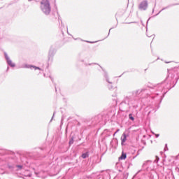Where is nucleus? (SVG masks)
<instances>
[{
	"label": "nucleus",
	"mask_w": 179,
	"mask_h": 179,
	"mask_svg": "<svg viewBox=\"0 0 179 179\" xmlns=\"http://www.w3.org/2000/svg\"><path fill=\"white\" fill-rule=\"evenodd\" d=\"M148 89L142 88L141 90H136L129 93L124 99V103L128 104V106H132L134 108L138 107V101L139 100V96L142 93H145Z\"/></svg>",
	"instance_id": "f257e3e1"
},
{
	"label": "nucleus",
	"mask_w": 179,
	"mask_h": 179,
	"mask_svg": "<svg viewBox=\"0 0 179 179\" xmlns=\"http://www.w3.org/2000/svg\"><path fill=\"white\" fill-rule=\"evenodd\" d=\"M41 9L46 16H48L51 13V5L50 4V1L42 0L41 2Z\"/></svg>",
	"instance_id": "f03ea898"
},
{
	"label": "nucleus",
	"mask_w": 179,
	"mask_h": 179,
	"mask_svg": "<svg viewBox=\"0 0 179 179\" xmlns=\"http://www.w3.org/2000/svg\"><path fill=\"white\" fill-rule=\"evenodd\" d=\"M142 168L144 171H152V170H155V166H153V163H152L151 160L145 161L143 164Z\"/></svg>",
	"instance_id": "7ed1b4c3"
},
{
	"label": "nucleus",
	"mask_w": 179,
	"mask_h": 179,
	"mask_svg": "<svg viewBox=\"0 0 179 179\" xmlns=\"http://www.w3.org/2000/svg\"><path fill=\"white\" fill-rule=\"evenodd\" d=\"M4 57H5V59L7 62V64L10 66V68H15L16 66V64L13 62H12V60L10 59V58L9 57V56L8 55V53H6V52H4Z\"/></svg>",
	"instance_id": "20e7f679"
},
{
	"label": "nucleus",
	"mask_w": 179,
	"mask_h": 179,
	"mask_svg": "<svg viewBox=\"0 0 179 179\" xmlns=\"http://www.w3.org/2000/svg\"><path fill=\"white\" fill-rule=\"evenodd\" d=\"M148 1L144 0L141 1L139 4L138 8L140 9V10H146V9H148Z\"/></svg>",
	"instance_id": "39448f33"
},
{
	"label": "nucleus",
	"mask_w": 179,
	"mask_h": 179,
	"mask_svg": "<svg viewBox=\"0 0 179 179\" xmlns=\"http://www.w3.org/2000/svg\"><path fill=\"white\" fill-rule=\"evenodd\" d=\"M22 68H27L28 69H35L37 70L38 69L39 71H41V69L40 67H37L36 66H34V65H30V64H25L24 66H23Z\"/></svg>",
	"instance_id": "423d86ee"
},
{
	"label": "nucleus",
	"mask_w": 179,
	"mask_h": 179,
	"mask_svg": "<svg viewBox=\"0 0 179 179\" xmlns=\"http://www.w3.org/2000/svg\"><path fill=\"white\" fill-rule=\"evenodd\" d=\"M177 5H179V3H172V4H169L167 6L163 8L157 14H156L154 16H157V15H159L160 13L163 12V10H166V9H169V8H171V6H177Z\"/></svg>",
	"instance_id": "0eeeda50"
},
{
	"label": "nucleus",
	"mask_w": 179,
	"mask_h": 179,
	"mask_svg": "<svg viewBox=\"0 0 179 179\" xmlns=\"http://www.w3.org/2000/svg\"><path fill=\"white\" fill-rule=\"evenodd\" d=\"M102 71H103V76L106 80V82H108V83H109V85H112L113 83L111 81H110V79L108 78V74L107 73V71H104V69H102Z\"/></svg>",
	"instance_id": "6e6552de"
},
{
	"label": "nucleus",
	"mask_w": 179,
	"mask_h": 179,
	"mask_svg": "<svg viewBox=\"0 0 179 179\" xmlns=\"http://www.w3.org/2000/svg\"><path fill=\"white\" fill-rule=\"evenodd\" d=\"M55 52H54V49L50 48L49 50V54H48V59L49 61L52 60V57H54V55Z\"/></svg>",
	"instance_id": "1a4fd4ad"
},
{
	"label": "nucleus",
	"mask_w": 179,
	"mask_h": 179,
	"mask_svg": "<svg viewBox=\"0 0 179 179\" xmlns=\"http://www.w3.org/2000/svg\"><path fill=\"white\" fill-rule=\"evenodd\" d=\"M127 142V134L124 133L121 136V145L124 146V143Z\"/></svg>",
	"instance_id": "9d476101"
},
{
	"label": "nucleus",
	"mask_w": 179,
	"mask_h": 179,
	"mask_svg": "<svg viewBox=\"0 0 179 179\" xmlns=\"http://www.w3.org/2000/svg\"><path fill=\"white\" fill-rule=\"evenodd\" d=\"M94 120L96 123L101 122V121H103V116L98 115L94 117Z\"/></svg>",
	"instance_id": "9b49d317"
},
{
	"label": "nucleus",
	"mask_w": 179,
	"mask_h": 179,
	"mask_svg": "<svg viewBox=\"0 0 179 179\" xmlns=\"http://www.w3.org/2000/svg\"><path fill=\"white\" fill-rule=\"evenodd\" d=\"M103 135H106V138L111 136V131H110L108 129H105L103 132Z\"/></svg>",
	"instance_id": "f8f14e48"
},
{
	"label": "nucleus",
	"mask_w": 179,
	"mask_h": 179,
	"mask_svg": "<svg viewBox=\"0 0 179 179\" xmlns=\"http://www.w3.org/2000/svg\"><path fill=\"white\" fill-rule=\"evenodd\" d=\"M127 159V153L122 152L121 156L119 157V160H125Z\"/></svg>",
	"instance_id": "ddd939ff"
},
{
	"label": "nucleus",
	"mask_w": 179,
	"mask_h": 179,
	"mask_svg": "<svg viewBox=\"0 0 179 179\" xmlns=\"http://www.w3.org/2000/svg\"><path fill=\"white\" fill-rule=\"evenodd\" d=\"M57 15L59 19V23H60L61 26H64V22H62V20H61V17L59 16V13L57 11Z\"/></svg>",
	"instance_id": "4468645a"
},
{
	"label": "nucleus",
	"mask_w": 179,
	"mask_h": 179,
	"mask_svg": "<svg viewBox=\"0 0 179 179\" xmlns=\"http://www.w3.org/2000/svg\"><path fill=\"white\" fill-rule=\"evenodd\" d=\"M81 157L83 159H87V157H89V152H86L85 153H83L81 155Z\"/></svg>",
	"instance_id": "2eb2a0df"
},
{
	"label": "nucleus",
	"mask_w": 179,
	"mask_h": 179,
	"mask_svg": "<svg viewBox=\"0 0 179 179\" xmlns=\"http://www.w3.org/2000/svg\"><path fill=\"white\" fill-rule=\"evenodd\" d=\"M129 119L131 121H135V117H134V115H132V113L129 114Z\"/></svg>",
	"instance_id": "dca6fc26"
},
{
	"label": "nucleus",
	"mask_w": 179,
	"mask_h": 179,
	"mask_svg": "<svg viewBox=\"0 0 179 179\" xmlns=\"http://www.w3.org/2000/svg\"><path fill=\"white\" fill-rule=\"evenodd\" d=\"M69 145H73V137H71L69 142Z\"/></svg>",
	"instance_id": "f3484780"
},
{
	"label": "nucleus",
	"mask_w": 179,
	"mask_h": 179,
	"mask_svg": "<svg viewBox=\"0 0 179 179\" xmlns=\"http://www.w3.org/2000/svg\"><path fill=\"white\" fill-rule=\"evenodd\" d=\"M15 167H17L18 170H22L23 169V166L22 165H15Z\"/></svg>",
	"instance_id": "a211bd4d"
},
{
	"label": "nucleus",
	"mask_w": 179,
	"mask_h": 179,
	"mask_svg": "<svg viewBox=\"0 0 179 179\" xmlns=\"http://www.w3.org/2000/svg\"><path fill=\"white\" fill-rule=\"evenodd\" d=\"M8 167L9 170H13V169H15V166L13 165H8Z\"/></svg>",
	"instance_id": "6ab92c4d"
},
{
	"label": "nucleus",
	"mask_w": 179,
	"mask_h": 179,
	"mask_svg": "<svg viewBox=\"0 0 179 179\" xmlns=\"http://www.w3.org/2000/svg\"><path fill=\"white\" fill-rule=\"evenodd\" d=\"M160 160V158L158 156H156V159L154 161L155 162L157 163Z\"/></svg>",
	"instance_id": "aec40b11"
},
{
	"label": "nucleus",
	"mask_w": 179,
	"mask_h": 179,
	"mask_svg": "<svg viewBox=\"0 0 179 179\" xmlns=\"http://www.w3.org/2000/svg\"><path fill=\"white\" fill-rule=\"evenodd\" d=\"M87 65H99L98 64H96V63H92V64H85V66H87Z\"/></svg>",
	"instance_id": "412c9836"
},
{
	"label": "nucleus",
	"mask_w": 179,
	"mask_h": 179,
	"mask_svg": "<svg viewBox=\"0 0 179 179\" xmlns=\"http://www.w3.org/2000/svg\"><path fill=\"white\" fill-rule=\"evenodd\" d=\"M108 87L109 90H112V89L113 88V85H108Z\"/></svg>",
	"instance_id": "4be33fe9"
},
{
	"label": "nucleus",
	"mask_w": 179,
	"mask_h": 179,
	"mask_svg": "<svg viewBox=\"0 0 179 179\" xmlns=\"http://www.w3.org/2000/svg\"><path fill=\"white\" fill-rule=\"evenodd\" d=\"M55 115V112H54V113H53V115H52V119L50 120V122L52 121V120H54Z\"/></svg>",
	"instance_id": "5701e85b"
},
{
	"label": "nucleus",
	"mask_w": 179,
	"mask_h": 179,
	"mask_svg": "<svg viewBox=\"0 0 179 179\" xmlns=\"http://www.w3.org/2000/svg\"><path fill=\"white\" fill-rule=\"evenodd\" d=\"M152 134L155 136L156 138H159V136H160V134H156L155 133Z\"/></svg>",
	"instance_id": "b1692460"
},
{
	"label": "nucleus",
	"mask_w": 179,
	"mask_h": 179,
	"mask_svg": "<svg viewBox=\"0 0 179 179\" xmlns=\"http://www.w3.org/2000/svg\"><path fill=\"white\" fill-rule=\"evenodd\" d=\"M169 150V148H167V144L165 145L164 151Z\"/></svg>",
	"instance_id": "393cba45"
},
{
	"label": "nucleus",
	"mask_w": 179,
	"mask_h": 179,
	"mask_svg": "<svg viewBox=\"0 0 179 179\" xmlns=\"http://www.w3.org/2000/svg\"><path fill=\"white\" fill-rule=\"evenodd\" d=\"M120 15V11H118L117 13H116V16H119Z\"/></svg>",
	"instance_id": "a878e982"
},
{
	"label": "nucleus",
	"mask_w": 179,
	"mask_h": 179,
	"mask_svg": "<svg viewBox=\"0 0 179 179\" xmlns=\"http://www.w3.org/2000/svg\"><path fill=\"white\" fill-rule=\"evenodd\" d=\"M118 131H120V129H118L116 132H115V134H113V136H115V134H117Z\"/></svg>",
	"instance_id": "bb28decb"
},
{
	"label": "nucleus",
	"mask_w": 179,
	"mask_h": 179,
	"mask_svg": "<svg viewBox=\"0 0 179 179\" xmlns=\"http://www.w3.org/2000/svg\"><path fill=\"white\" fill-rule=\"evenodd\" d=\"M111 31V29H110L108 36H110V31Z\"/></svg>",
	"instance_id": "cd10ccee"
},
{
	"label": "nucleus",
	"mask_w": 179,
	"mask_h": 179,
	"mask_svg": "<svg viewBox=\"0 0 179 179\" xmlns=\"http://www.w3.org/2000/svg\"><path fill=\"white\" fill-rule=\"evenodd\" d=\"M87 43H90L91 44H93V43H94V42L87 41Z\"/></svg>",
	"instance_id": "c85d7f7f"
},
{
	"label": "nucleus",
	"mask_w": 179,
	"mask_h": 179,
	"mask_svg": "<svg viewBox=\"0 0 179 179\" xmlns=\"http://www.w3.org/2000/svg\"><path fill=\"white\" fill-rule=\"evenodd\" d=\"M80 62H85V60L84 59H81Z\"/></svg>",
	"instance_id": "c756f323"
},
{
	"label": "nucleus",
	"mask_w": 179,
	"mask_h": 179,
	"mask_svg": "<svg viewBox=\"0 0 179 179\" xmlns=\"http://www.w3.org/2000/svg\"><path fill=\"white\" fill-rule=\"evenodd\" d=\"M149 20H150V18H149V19L147 20V23H148Z\"/></svg>",
	"instance_id": "7c9ffc66"
},
{
	"label": "nucleus",
	"mask_w": 179,
	"mask_h": 179,
	"mask_svg": "<svg viewBox=\"0 0 179 179\" xmlns=\"http://www.w3.org/2000/svg\"><path fill=\"white\" fill-rule=\"evenodd\" d=\"M166 64H170V62H166Z\"/></svg>",
	"instance_id": "2f4dec72"
},
{
	"label": "nucleus",
	"mask_w": 179,
	"mask_h": 179,
	"mask_svg": "<svg viewBox=\"0 0 179 179\" xmlns=\"http://www.w3.org/2000/svg\"><path fill=\"white\" fill-rule=\"evenodd\" d=\"M7 71H9V67H7V70H6Z\"/></svg>",
	"instance_id": "473e14b6"
},
{
	"label": "nucleus",
	"mask_w": 179,
	"mask_h": 179,
	"mask_svg": "<svg viewBox=\"0 0 179 179\" xmlns=\"http://www.w3.org/2000/svg\"><path fill=\"white\" fill-rule=\"evenodd\" d=\"M51 80H52V82H54V79L53 78H51Z\"/></svg>",
	"instance_id": "72a5a7b5"
},
{
	"label": "nucleus",
	"mask_w": 179,
	"mask_h": 179,
	"mask_svg": "<svg viewBox=\"0 0 179 179\" xmlns=\"http://www.w3.org/2000/svg\"><path fill=\"white\" fill-rule=\"evenodd\" d=\"M55 92H57V87H55Z\"/></svg>",
	"instance_id": "f704fd0d"
},
{
	"label": "nucleus",
	"mask_w": 179,
	"mask_h": 179,
	"mask_svg": "<svg viewBox=\"0 0 179 179\" xmlns=\"http://www.w3.org/2000/svg\"><path fill=\"white\" fill-rule=\"evenodd\" d=\"M152 12H155V8H153Z\"/></svg>",
	"instance_id": "c9c22d12"
},
{
	"label": "nucleus",
	"mask_w": 179,
	"mask_h": 179,
	"mask_svg": "<svg viewBox=\"0 0 179 179\" xmlns=\"http://www.w3.org/2000/svg\"><path fill=\"white\" fill-rule=\"evenodd\" d=\"M159 107H160V106H157V108H159Z\"/></svg>",
	"instance_id": "e433bc0d"
},
{
	"label": "nucleus",
	"mask_w": 179,
	"mask_h": 179,
	"mask_svg": "<svg viewBox=\"0 0 179 179\" xmlns=\"http://www.w3.org/2000/svg\"><path fill=\"white\" fill-rule=\"evenodd\" d=\"M92 176L94 177V174H92Z\"/></svg>",
	"instance_id": "4c0bfd02"
},
{
	"label": "nucleus",
	"mask_w": 179,
	"mask_h": 179,
	"mask_svg": "<svg viewBox=\"0 0 179 179\" xmlns=\"http://www.w3.org/2000/svg\"><path fill=\"white\" fill-rule=\"evenodd\" d=\"M100 68H101V69H103V67H101V66H100Z\"/></svg>",
	"instance_id": "58836bf2"
},
{
	"label": "nucleus",
	"mask_w": 179,
	"mask_h": 179,
	"mask_svg": "<svg viewBox=\"0 0 179 179\" xmlns=\"http://www.w3.org/2000/svg\"><path fill=\"white\" fill-rule=\"evenodd\" d=\"M62 34H64V31H62Z\"/></svg>",
	"instance_id": "ea45409f"
},
{
	"label": "nucleus",
	"mask_w": 179,
	"mask_h": 179,
	"mask_svg": "<svg viewBox=\"0 0 179 179\" xmlns=\"http://www.w3.org/2000/svg\"><path fill=\"white\" fill-rule=\"evenodd\" d=\"M138 173H141V170L140 171H138Z\"/></svg>",
	"instance_id": "a19ab883"
},
{
	"label": "nucleus",
	"mask_w": 179,
	"mask_h": 179,
	"mask_svg": "<svg viewBox=\"0 0 179 179\" xmlns=\"http://www.w3.org/2000/svg\"><path fill=\"white\" fill-rule=\"evenodd\" d=\"M148 114H150V113H148Z\"/></svg>",
	"instance_id": "79ce46f5"
},
{
	"label": "nucleus",
	"mask_w": 179,
	"mask_h": 179,
	"mask_svg": "<svg viewBox=\"0 0 179 179\" xmlns=\"http://www.w3.org/2000/svg\"><path fill=\"white\" fill-rule=\"evenodd\" d=\"M133 23H135V22H133Z\"/></svg>",
	"instance_id": "37998d69"
}]
</instances>
